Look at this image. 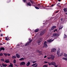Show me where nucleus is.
<instances>
[{"label": "nucleus", "instance_id": "f257e3e1", "mask_svg": "<svg viewBox=\"0 0 67 67\" xmlns=\"http://www.w3.org/2000/svg\"><path fill=\"white\" fill-rule=\"evenodd\" d=\"M46 32V30H42L40 32V36H42Z\"/></svg>", "mask_w": 67, "mask_h": 67}, {"label": "nucleus", "instance_id": "f03ea898", "mask_svg": "<svg viewBox=\"0 0 67 67\" xmlns=\"http://www.w3.org/2000/svg\"><path fill=\"white\" fill-rule=\"evenodd\" d=\"M37 6L40 9H42L43 7V5L41 4H38Z\"/></svg>", "mask_w": 67, "mask_h": 67}, {"label": "nucleus", "instance_id": "7ed1b4c3", "mask_svg": "<svg viewBox=\"0 0 67 67\" xmlns=\"http://www.w3.org/2000/svg\"><path fill=\"white\" fill-rule=\"evenodd\" d=\"M26 64L25 62H22L21 63H20V65L21 66L22 65H24Z\"/></svg>", "mask_w": 67, "mask_h": 67}, {"label": "nucleus", "instance_id": "20e7f679", "mask_svg": "<svg viewBox=\"0 0 67 67\" xmlns=\"http://www.w3.org/2000/svg\"><path fill=\"white\" fill-rule=\"evenodd\" d=\"M56 51V49L55 48H54L52 49L51 50V52H55Z\"/></svg>", "mask_w": 67, "mask_h": 67}, {"label": "nucleus", "instance_id": "39448f33", "mask_svg": "<svg viewBox=\"0 0 67 67\" xmlns=\"http://www.w3.org/2000/svg\"><path fill=\"white\" fill-rule=\"evenodd\" d=\"M63 10L64 12H66V14L67 15V8H64L63 9Z\"/></svg>", "mask_w": 67, "mask_h": 67}, {"label": "nucleus", "instance_id": "423d86ee", "mask_svg": "<svg viewBox=\"0 0 67 67\" xmlns=\"http://www.w3.org/2000/svg\"><path fill=\"white\" fill-rule=\"evenodd\" d=\"M56 27V26H53L51 28V30H53Z\"/></svg>", "mask_w": 67, "mask_h": 67}, {"label": "nucleus", "instance_id": "0eeeda50", "mask_svg": "<svg viewBox=\"0 0 67 67\" xmlns=\"http://www.w3.org/2000/svg\"><path fill=\"white\" fill-rule=\"evenodd\" d=\"M54 39L53 40H52V39H51L48 40L47 42H53V41H54Z\"/></svg>", "mask_w": 67, "mask_h": 67}, {"label": "nucleus", "instance_id": "6e6552de", "mask_svg": "<svg viewBox=\"0 0 67 67\" xmlns=\"http://www.w3.org/2000/svg\"><path fill=\"white\" fill-rule=\"evenodd\" d=\"M53 36H56L57 37H58L59 36V35H58V34L57 33H55L53 34Z\"/></svg>", "mask_w": 67, "mask_h": 67}, {"label": "nucleus", "instance_id": "1a4fd4ad", "mask_svg": "<svg viewBox=\"0 0 67 67\" xmlns=\"http://www.w3.org/2000/svg\"><path fill=\"white\" fill-rule=\"evenodd\" d=\"M3 50V51H4L5 50V49L3 47H1L0 48V51H1L2 50Z\"/></svg>", "mask_w": 67, "mask_h": 67}, {"label": "nucleus", "instance_id": "9d476101", "mask_svg": "<svg viewBox=\"0 0 67 67\" xmlns=\"http://www.w3.org/2000/svg\"><path fill=\"white\" fill-rule=\"evenodd\" d=\"M51 65H53L54 66L56 65L55 63L54 62H51Z\"/></svg>", "mask_w": 67, "mask_h": 67}, {"label": "nucleus", "instance_id": "9b49d317", "mask_svg": "<svg viewBox=\"0 0 67 67\" xmlns=\"http://www.w3.org/2000/svg\"><path fill=\"white\" fill-rule=\"evenodd\" d=\"M2 66H3V67H6V66H7V65L5 64H4V63H2Z\"/></svg>", "mask_w": 67, "mask_h": 67}, {"label": "nucleus", "instance_id": "f8f14e48", "mask_svg": "<svg viewBox=\"0 0 67 67\" xmlns=\"http://www.w3.org/2000/svg\"><path fill=\"white\" fill-rule=\"evenodd\" d=\"M16 56L18 58H19L20 57V56L18 54H16Z\"/></svg>", "mask_w": 67, "mask_h": 67}, {"label": "nucleus", "instance_id": "ddd939ff", "mask_svg": "<svg viewBox=\"0 0 67 67\" xmlns=\"http://www.w3.org/2000/svg\"><path fill=\"white\" fill-rule=\"evenodd\" d=\"M27 5L29 6H31V4L30 2H29L27 3Z\"/></svg>", "mask_w": 67, "mask_h": 67}, {"label": "nucleus", "instance_id": "4468645a", "mask_svg": "<svg viewBox=\"0 0 67 67\" xmlns=\"http://www.w3.org/2000/svg\"><path fill=\"white\" fill-rule=\"evenodd\" d=\"M5 62H6V63H8L10 62L8 60H5Z\"/></svg>", "mask_w": 67, "mask_h": 67}, {"label": "nucleus", "instance_id": "2eb2a0df", "mask_svg": "<svg viewBox=\"0 0 67 67\" xmlns=\"http://www.w3.org/2000/svg\"><path fill=\"white\" fill-rule=\"evenodd\" d=\"M9 67H13V65L12 64V63H10V65H9Z\"/></svg>", "mask_w": 67, "mask_h": 67}, {"label": "nucleus", "instance_id": "dca6fc26", "mask_svg": "<svg viewBox=\"0 0 67 67\" xmlns=\"http://www.w3.org/2000/svg\"><path fill=\"white\" fill-rule=\"evenodd\" d=\"M30 63L29 62H28L27 64H26V65L27 66H29L30 65Z\"/></svg>", "mask_w": 67, "mask_h": 67}, {"label": "nucleus", "instance_id": "f3484780", "mask_svg": "<svg viewBox=\"0 0 67 67\" xmlns=\"http://www.w3.org/2000/svg\"><path fill=\"white\" fill-rule=\"evenodd\" d=\"M57 55H59V54H60V51H57Z\"/></svg>", "mask_w": 67, "mask_h": 67}, {"label": "nucleus", "instance_id": "a211bd4d", "mask_svg": "<svg viewBox=\"0 0 67 67\" xmlns=\"http://www.w3.org/2000/svg\"><path fill=\"white\" fill-rule=\"evenodd\" d=\"M39 31V29H35V32H37Z\"/></svg>", "mask_w": 67, "mask_h": 67}, {"label": "nucleus", "instance_id": "6ab92c4d", "mask_svg": "<svg viewBox=\"0 0 67 67\" xmlns=\"http://www.w3.org/2000/svg\"><path fill=\"white\" fill-rule=\"evenodd\" d=\"M51 58H52V59H54L55 58V57L54 55H52L51 56Z\"/></svg>", "mask_w": 67, "mask_h": 67}, {"label": "nucleus", "instance_id": "aec40b11", "mask_svg": "<svg viewBox=\"0 0 67 67\" xmlns=\"http://www.w3.org/2000/svg\"><path fill=\"white\" fill-rule=\"evenodd\" d=\"M24 60V58H22L19 59V60L20 61H23Z\"/></svg>", "mask_w": 67, "mask_h": 67}, {"label": "nucleus", "instance_id": "412c9836", "mask_svg": "<svg viewBox=\"0 0 67 67\" xmlns=\"http://www.w3.org/2000/svg\"><path fill=\"white\" fill-rule=\"evenodd\" d=\"M41 41H37V43H38V45H40L41 43Z\"/></svg>", "mask_w": 67, "mask_h": 67}, {"label": "nucleus", "instance_id": "4be33fe9", "mask_svg": "<svg viewBox=\"0 0 67 67\" xmlns=\"http://www.w3.org/2000/svg\"><path fill=\"white\" fill-rule=\"evenodd\" d=\"M64 56L66 58H67V54H66L64 53Z\"/></svg>", "mask_w": 67, "mask_h": 67}, {"label": "nucleus", "instance_id": "5701e85b", "mask_svg": "<svg viewBox=\"0 0 67 67\" xmlns=\"http://www.w3.org/2000/svg\"><path fill=\"white\" fill-rule=\"evenodd\" d=\"M16 56H14L12 57V58L13 59H16Z\"/></svg>", "mask_w": 67, "mask_h": 67}, {"label": "nucleus", "instance_id": "b1692460", "mask_svg": "<svg viewBox=\"0 0 67 67\" xmlns=\"http://www.w3.org/2000/svg\"><path fill=\"white\" fill-rule=\"evenodd\" d=\"M30 43L29 42H28L25 45V46H26L28 45H29V44Z\"/></svg>", "mask_w": 67, "mask_h": 67}, {"label": "nucleus", "instance_id": "393cba45", "mask_svg": "<svg viewBox=\"0 0 67 67\" xmlns=\"http://www.w3.org/2000/svg\"><path fill=\"white\" fill-rule=\"evenodd\" d=\"M30 1L33 4L34 3V1H33L32 0H30Z\"/></svg>", "mask_w": 67, "mask_h": 67}, {"label": "nucleus", "instance_id": "a878e982", "mask_svg": "<svg viewBox=\"0 0 67 67\" xmlns=\"http://www.w3.org/2000/svg\"><path fill=\"white\" fill-rule=\"evenodd\" d=\"M16 60L15 59H14V61H13V63H14L15 64L16 63Z\"/></svg>", "mask_w": 67, "mask_h": 67}, {"label": "nucleus", "instance_id": "bb28decb", "mask_svg": "<svg viewBox=\"0 0 67 67\" xmlns=\"http://www.w3.org/2000/svg\"><path fill=\"white\" fill-rule=\"evenodd\" d=\"M44 47H46L48 46V45L46 44H44Z\"/></svg>", "mask_w": 67, "mask_h": 67}, {"label": "nucleus", "instance_id": "cd10ccee", "mask_svg": "<svg viewBox=\"0 0 67 67\" xmlns=\"http://www.w3.org/2000/svg\"><path fill=\"white\" fill-rule=\"evenodd\" d=\"M64 54V53H62L61 54V55H59L58 57H59V56H61L62 55H63V54Z\"/></svg>", "mask_w": 67, "mask_h": 67}, {"label": "nucleus", "instance_id": "c85d7f7f", "mask_svg": "<svg viewBox=\"0 0 67 67\" xmlns=\"http://www.w3.org/2000/svg\"><path fill=\"white\" fill-rule=\"evenodd\" d=\"M35 8L37 9H40L39 8L37 7H35Z\"/></svg>", "mask_w": 67, "mask_h": 67}, {"label": "nucleus", "instance_id": "c756f323", "mask_svg": "<svg viewBox=\"0 0 67 67\" xmlns=\"http://www.w3.org/2000/svg\"><path fill=\"white\" fill-rule=\"evenodd\" d=\"M63 59L64 60H65L67 61V58H63Z\"/></svg>", "mask_w": 67, "mask_h": 67}, {"label": "nucleus", "instance_id": "7c9ffc66", "mask_svg": "<svg viewBox=\"0 0 67 67\" xmlns=\"http://www.w3.org/2000/svg\"><path fill=\"white\" fill-rule=\"evenodd\" d=\"M55 5V4H52L51 5V7H53L54 6V5Z\"/></svg>", "mask_w": 67, "mask_h": 67}, {"label": "nucleus", "instance_id": "2f4dec72", "mask_svg": "<svg viewBox=\"0 0 67 67\" xmlns=\"http://www.w3.org/2000/svg\"><path fill=\"white\" fill-rule=\"evenodd\" d=\"M37 51L39 53H42V52L41 51H39V50H37Z\"/></svg>", "mask_w": 67, "mask_h": 67}, {"label": "nucleus", "instance_id": "473e14b6", "mask_svg": "<svg viewBox=\"0 0 67 67\" xmlns=\"http://www.w3.org/2000/svg\"><path fill=\"white\" fill-rule=\"evenodd\" d=\"M4 54L5 57H7L8 55V54L7 53H4Z\"/></svg>", "mask_w": 67, "mask_h": 67}, {"label": "nucleus", "instance_id": "72a5a7b5", "mask_svg": "<svg viewBox=\"0 0 67 67\" xmlns=\"http://www.w3.org/2000/svg\"><path fill=\"white\" fill-rule=\"evenodd\" d=\"M36 64H37V63H35L34 64H32V66H35V65H36Z\"/></svg>", "mask_w": 67, "mask_h": 67}, {"label": "nucleus", "instance_id": "f704fd0d", "mask_svg": "<svg viewBox=\"0 0 67 67\" xmlns=\"http://www.w3.org/2000/svg\"><path fill=\"white\" fill-rule=\"evenodd\" d=\"M62 28H63V27H61L60 26V27L59 28V30H62Z\"/></svg>", "mask_w": 67, "mask_h": 67}, {"label": "nucleus", "instance_id": "c9c22d12", "mask_svg": "<svg viewBox=\"0 0 67 67\" xmlns=\"http://www.w3.org/2000/svg\"><path fill=\"white\" fill-rule=\"evenodd\" d=\"M55 31L56 32H57V29H55V30H54L53 32H55Z\"/></svg>", "mask_w": 67, "mask_h": 67}, {"label": "nucleus", "instance_id": "e433bc0d", "mask_svg": "<svg viewBox=\"0 0 67 67\" xmlns=\"http://www.w3.org/2000/svg\"><path fill=\"white\" fill-rule=\"evenodd\" d=\"M60 3H58L57 5V6H58L59 5V4H60Z\"/></svg>", "mask_w": 67, "mask_h": 67}, {"label": "nucleus", "instance_id": "4c0bfd02", "mask_svg": "<svg viewBox=\"0 0 67 67\" xmlns=\"http://www.w3.org/2000/svg\"><path fill=\"white\" fill-rule=\"evenodd\" d=\"M67 37V36L65 35V34L64 35V38H66Z\"/></svg>", "mask_w": 67, "mask_h": 67}, {"label": "nucleus", "instance_id": "58836bf2", "mask_svg": "<svg viewBox=\"0 0 67 67\" xmlns=\"http://www.w3.org/2000/svg\"><path fill=\"white\" fill-rule=\"evenodd\" d=\"M43 67H48V66L46 65H44L43 66Z\"/></svg>", "mask_w": 67, "mask_h": 67}, {"label": "nucleus", "instance_id": "ea45409f", "mask_svg": "<svg viewBox=\"0 0 67 67\" xmlns=\"http://www.w3.org/2000/svg\"><path fill=\"white\" fill-rule=\"evenodd\" d=\"M65 21H66V19H64L63 20V22H64Z\"/></svg>", "mask_w": 67, "mask_h": 67}, {"label": "nucleus", "instance_id": "a19ab883", "mask_svg": "<svg viewBox=\"0 0 67 67\" xmlns=\"http://www.w3.org/2000/svg\"><path fill=\"white\" fill-rule=\"evenodd\" d=\"M5 40H6V41H8V39L7 37H5Z\"/></svg>", "mask_w": 67, "mask_h": 67}, {"label": "nucleus", "instance_id": "79ce46f5", "mask_svg": "<svg viewBox=\"0 0 67 67\" xmlns=\"http://www.w3.org/2000/svg\"><path fill=\"white\" fill-rule=\"evenodd\" d=\"M47 43V42L46 41H45L43 43V44H46Z\"/></svg>", "mask_w": 67, "mask_h": 67}, {"label": "nucleus", "instance_id": "37998d69", "mask_svg": "<svg viewBox=\"0 0 67 67\" xmlns=\"http://www.w3.org/2000/svg\"><path fill=\"white\" fill-rule=\"evenodd\" d=\"M32 42V40H30L29 41V42L31 43Z\"/></svg>", "mask_w": 67, "mask_h": 67}, {"label": "nucleus", "instance_id": "c03bdc74", "mask_svg": "<svg viewBox=\"0 0 67 67\" xmlns=\"http://www.w3.org/2000/svg\"><path fill=\"white\" fill-rule=\"evenodd\" d=\"M1 60L2 61H3V62H4V59H1Z\"/></svg>", "mask_w": 67, "mask_h": 67}, {"label": "nucleus", "instance_id": "a18cd8bd", "mask_svg": "<svg viewBox=\"0 0 67 67\" xmlns=\"http://www.w3.org/2000/svg\"><path fill=\"white\" fill-rule=\"evenodd\" d=\"M48 63L49 65H52L51 63H50L49 62H48Z\"/></svg>", "mask_w": 67, "mask_h": 67}, {"label": "nucleus", "instance_id": "49530a36", "mask_svg": "<svg viewBox=\"0 0 67 67\" xmlns=\"http://www.w3.org/2000/svg\"><path fill=\"white\" fill-rule=\"evenodd\" d=\"M3 54H2V53H1L0 54V56H3Z\"/></svg>", "mask_w": 67, "mask_h": 67}, {"label": "nucleus", "instance_id": "de8ad7c7", "mask_svg": "<svg viewBox=\"0 0 67 67\" xmlns=\"http://www.w3.org/2000/svg\"><path fill=\"white\" fill-rule=\"evenodd\" d=\"M38 64H36L35 66H34L33 67H37L38 66Z\"/></svg>", "mask_w": 67, "mask_h": 67}, {"label": "nucleus", "instance_id": "09e8293b", "mask_svg": "<svg viewBox=\"0 0 67 67\" xmlns=\"http://www.w3.org/2000/svg\"><path fill=\"white\" fill-rule=\"evenodd\" d=\"M23 2L24 3H25L26 2V0H23Z\"/></svg>", "mask_w": 67, "mask_h": 67}, {"label": "nucleus", "instance_id": "8fccbe9b", "mask_svg": "<svg viewBox=\"0 0 67 67\" xmlns=\"http://www.w3.org/2000/svg\"><path fill=\"white\" fill-rule=\"evenodd\" d=\"M36 62H37V61H34L33 62V64H34V63H36Z\"/></svg>", "mask_w": 67, "mask_h": 67}, {"label": "nucleus", "instance_id": "3c124183", "mask_svg": "<svg viewBox=\"0 0 67 67\" xmlns=\"http://www.w3.org/2000/svg\"><path fill=\"white\" fill-rule=\"evenodd\" d=\"M44 62L45 63H48V62H46V61Z\"/></svg>", "mask_w": 67, "mask_h": 67}, {"label": "nucleus", "instance_id": "603ef678", "mask_svg": "<svg viewBox=\"0 0 67 67\" xmlns=\"http://www.w3.org/2000/svg\"><path fill=\"white\" fill-rule=\"evenodd\" d=\"M7 1L8 2H9L10 1V0H7Z\"/></svg>", "mask_w": 67, "mask_h": 67}, {"label": "nucleus", "instance_id": "864d4df0", "mask_svg": "<svg viewBox=\"0 0 67 67\" xmlns=\"http://www.w3.org/2000/svg\"><path fill=\"white\" fill-rule=\"evenodd\" d=\"M7 55L8 56H10V54H7Z\"/></svg>", "mask_w": 67, "mask_h": 67}, {"label": "nucleus", "instance_id": "5fc2aeb1", "mask_svg": "<svg viewBox=\"0 0 67 67\" xmlns=\"http://www.w3.org/2000/svg\"><path fill=\"white\" fill-rule=\"evenodd\" d=\"M60 20L61 21H62L63 20V18H61V19H60Z\"/></svg>", "mask_w": 67, "mask_h": 67}, {"label": "nucleus", "instance_id": "6e6d98bb", "mask_svg": "<svg viewBox=\"0 0 67 67\" xmlns=\"http://www.w3.org/2000/svg\"><path fill=\"white\" fill-rule=\"evenodd\" d=\"M58 11H56L55 12V13H57L58 12Z\"/></svg>", "mask_w": 67, "mask_h": 67}, {"label": "nucleus", "instance_id": "4d7b16f0", "mask_svg": "<svg viewBox=\"0 0 67 67\" xmlns=\"http://www.w3.org/2000/svg\"><path fill=\"white\" fill-rule=\"evenodd\" d=\"M47 57V56L46 55L45 56H44V58H46Z\"/></svg>", "mask_w": 67, "mask_h": 67}, {"label": "nucleus", "instance_id": "13d9d810", "mask_svg": "<svg viewBox=\"0 0 67 67\" xmlns=\"http://www.w3.org/2000/svg\"><path fill=\"white\" fill-rule=\"evenodd\" d=\"M0 67H2V66L1 65V64L0 63Z\"/></svg>", "mask_w": 67, "mask_h": 67}, {"label": "nucleus", "instance_id": "bf43d9fd", "mask_svg": "<svg viewBox=\"0 0 67 67\" xmlns=\"http://www.w3.org/2000/svg\"><path fill=\"white\" fill-rule=\"evenodd\" d=\"M1 36H3V35L2 34H1Z\"/></svg>", "mask_w": 67, "mask_h": 67}, {"label": "nucleus", "instance_id": "052dcab7", "mask_svg": "<svg viewBox=\"0 0 67 67\" xmlns=\"http://www.w3.org/2000/svg\"><path fill=\"white\" fill-rule=\"evenodd\" d=\"M58 6H59V8H61V6L60 5H59Z\"/></svg>", "mask_w": 67, "mask_h": 67}, {"label": "nucleus", "instance_id": "680f3d73", "mask_svg": "<svg viewBox=\"0 0 67 67\" xmlns=\"http://www.w3.org/2000/svg\"><path fill=\"white\" fill-rule=\"evenodd\" d=\"M48 59H51V58L50 57H48Z\"/></svg>", "mask_w": 67, "mask_h": 67}, {"label": "nucleus", "instance_id": "e2e57ef3", "mask_svg": "<svg viewBox=\"0 0 67 67\" xmlns=\"http://www.w3.org/2000/svg\"><path fill=\"white\" fill-rule=\"evenodd\" d=\"M47 23L46 24H48V22H47V21H46L45 22V23Z\"/></svg>", "mask_w": 67, "mask_h": 67}, {"label": "nucleus", "instance_id": "0e129e2a", "mask_svg": "<svg viewBox=\"0 0 67 67\" xmlns=\"http://www.w3.org/2000/svg\"><path fill=\"white\" fill-rule=\"evenodd\" d=\"M59 2H60L61 1V0H58Z\"/></svg>", "mask_w": 67, "mask_h": 67}, {"label": "nucleus", "instance_id": "69168bd1", "mask_svg": "<svg viewBox=\"0 0 67 67\" xmlns=\"http://www.w3.org/2000/svg\"><path fill=\"white\" fill-rule=\"evenodd\" d=\"M40 39L41 40H42V38H40Z\"/></svg>", "mask_w": 67, "mask_h": 67}, {"label": "nucleus", "instance_id": "338daca9", "mask_svg": "<svg viewBox=\"0 0 67 67\" xmlns=\"http://www.w3.org/2000/svg\"><path fill=\"white\" fill-rule=\"evenodd\" d=\"M20 46V44H18L17 45V46Z\"/></svg>", "mask_w": 67, "mask_h": 67}, {"label": "nucleus", "instance_id": "774afa93", "mask_svg": "<svg viewBox=\"0 0 67 67\" xmlns=\"http://www.w3.org/2000/svg\"><path fill=\"white\" fill-rule=\"evenodd\" d=\"M55 67H57V66L56 65L55 66Z\"/></svg>", "mask_w": 67, "mask_h": 67}]
</instances>
